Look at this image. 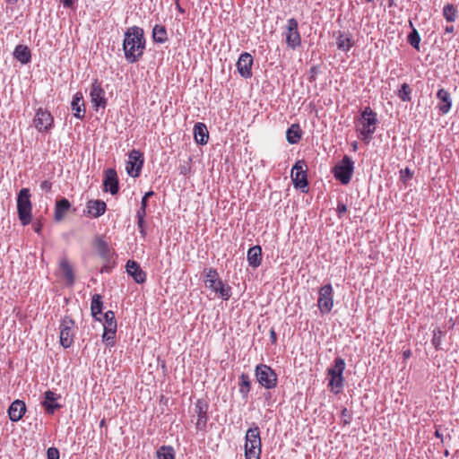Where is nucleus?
Segmentation results:
<instances>
[{"instance_id":"54","label":"nucleus","mask_w":459,"mask_h":459,"mask_svg":"<svg viewBox=\"0 0 459 459\" xmlns=\"http://www.w3.org/2000/svg\"><path fill=\"white\" fill-rule=\"evenodd\" d=\"M270 338H271V342L273 344L276 343L277 334H276V332L274 331V329H273V328L270 330Z\"/></svg>"},{"instance_id":"43","label":"nucleus","mask_w":459,"mask_h":459,"mask_svg":"<svg viewBox=\"0 0 459 459\" xmlns=\"http://www.w3.org/2000/svg\"><path fill=\"white\" fill-rule=\"evenodd\" d=\"M441 335H442V331L439 328L434 330V335H433L432 342H433V345L436 348H438V346L440 345Z\"/></svg>"},{"instance_id":"47","label":"nucleus","mask_w":459,"mask_h":459,"mask_svg":"<svg viewBox=\"0 0 459 459\" xmlns=\"http://www.w3.org/2000/svg\"><path fill=\"white\" fill-rule=\"evenodd\" d=\"M146 208L147 206H145V203L141 204V207L136 212V217L144 219L146 215Z\"/></svg>"},{"instance_id":"5","label":"nucleus","mask_w":459,"mask_h":459,"mask_svg":"<svg viewBox=\"0 0 459 459\" xmlns=\"http://www.w3.org/2000/svg\"><path fill=\"white\" fill-rule=\"evenodd\" d=\"M30 194L28 188H22L17 196V212L21 223L26 226L31 221Z\"/></svg>"},{"instance_id":"33","label":"nucleus","mask_w":459,"mask_h":459,"mask_svg":"<svg viewBox=\"0 0 459 459\" xmlns=\"http://www.w3.org/2000/svg\"><path fill=\"white\" fill-rule=\"evenodd\" d=\"M59 267L64 274V277L67 284L73 285L74 283V274L68 260L66 258H63L60 261Z\"/></svg>"},{"instance_id":"20","label":"nucleus","mask_w":459,"mask_h":459,"mask_svg":"<svg viewBox=\"0 0 459 459\" xmlns=\"http://www.w3.org/2000/svg\"><path fill=\"white\" fill-rule=\"evenodd\" d=\"M126 268L127 273L133 277L135 282L139 284L145 282L146 273L136 261L128 260Z\"/></svg>"},{"instance_id":"58","label":"nucleus","mask_w":459,"mask_h":459,"mask_svg":"<svg viewBox=\"0 0 459 459\" xmlns=\"http://www.w3.org/2000/svg\"><path fill=\"white\" fill-rule=\"evenodd\" d=\"M393 5L397 6V4L394 0H388V7L391 8Z\"/></svg>"},{"instance_id":"16","label":"nucleus","mask_w":459,"mask_h":459,"mask_svg":"<svg viewBox=\"0 0 459 459\" xmlns=\"http://www.w3.org/2000/svg\"><path fill=\"white\" fill-rule=\"evenodd\" d=\"M253 62V56L247 52H244L239 56L237 62V68L243 78L247 79L252 76Z\"/></svg>"},{"instance_id":"9","label":"nucleus","mask_w":459,"mask_h":459,"mask_svg":"<svg viewBox=\"0 0 459 459\" xmlns=\"http://www.w3.org/2000/svg\"><path fill=\"white\" fill-rule=\"evenodd\" d=\"M144 162L143 154L139 151L133 149L128 154L126 169L132 178H137L141 174Z\"/></svg>"},{"instance_id":"41","label":"nucleus","mask_w":459,"mask_h":459,"mask_svg":"<svg viewBox=\"0 0 459 459\" xmlns=\"http://www.w3.org/2000/svg\"><path fill=\"white\" fill-rule=\"evenodd\" d=\"M102 341L108 346H114V344H115V334H112L111 332H106V329H104V333L102 334Z\"/></svg>"},{"instance_id":"57","label":"nucleus","mask_w":459,"mask_h":459,"mask_svg":"<svg viewBox=\"0 0 459 459\" xmlns=\"http://www.w3.org/2000/svg\"><path fill=\"white\" fill-rule=\"evenodd\" d=\"M403 173H405V174H406V177H407V178H411V176H412V174H411V170H410L408 168H406V169H404Z\"/></svg>"},{"instance_id":"39","label":"nucleus","mask_w":459,"mask_h":459,"mask_svg":"<svg viewBox=\"0 0 459 459\" xmlns=\"http://www.w3.org/2000/svg\"><path fill=\"white\" fill-rule=\"evenodd\" d=\"M443 14L447 22H452L455 21L456 10L453 4H446L444 6Z\"/></svg>"},{"instance_id":"17","label":"nucleus","mask_w":459,"mask_h":459,"mask_svg":"<svg viewBox=\"0 0 459 459\" xmlns=\"http://www.w3.org/2000/svg\"><path fill=\"white\" fill-rule=\"evenodd\" d=\"M103 186L105 191L109 192L113 195L118 193L119 181L115 169H108L105 171Z\"/></svg>"},{"instance_id":"35","label":"nucleus","mask_w":459,"mask_h":459,"mask_svg":"<svg viewBox=\"0 0 459 459\" xmlns=\"http://www.w3.org/2000/svg\"><path fill=\"white\" fill-rule=\"evenodd\" d=\"M152 39L154 42L163 44L168 40V33L166 27L156 24L152 29Z\"/></svg>"},{"instance_id":"22","label":"nucleus","mask_w":459,"mask_h":459,"mask_svg":"<svg viewBox=\"0 0 459 459\" xmlns=\"http://www.w3.org/2000/svg\"><path fill=\"white\" fill-rule=\"evenodd\" d=\"M74 116L78 119H83L86 114V108L82 92H76L71 103Z\"/></svg>"},{"instance_id":"24","label":"nucleus","mask_w":459,"mask_h":459,"mask_svg":"<svg viewBox=\"0 0 459 459\" xmlns=\"http://www.w3.org/2000/svg\"><path fill=\"white\" fill-rule=\"evenodd\" d=\"M71 208V204L68 199L63 197L56 201L54 219L56 221H61Z\"/></svg>"},{"instance_id":"27","label":"nucleus","mask_w":459,"mask_h":459,"mask_svg":"<svg viewBox=\"0 0 459 459\" xmlns=\"http://www.w3.org/2000/svg\"><path fill=\"white\" fill-rule=\"evenodd\" d=\"M194 137L197 143L206 144L209 139V132L204 123L198 122L194 126Z\"/></svg>"},{"instance_id":"14","label":"nucleus","mask_w":459,"mask_h":459,"mask_svg":"<svg viewBox=\"0 0 459 459\" xmlns=\"http://www.w3.org/2000/svg\"><path fill=\"white\" fill-rule=\"evenodd\" d=\"M54 123L51 113L48 110L39 108L34 117V126L39 132L49 131Z\"/></svg>"},{"instance_id":"12","label":"nucleus","mask_w":459,"mask_h":459,"mask_svg":"<svg viewBox=\"0 0 459 459\" xmlns=\"http://www.w3.org/2000/svg\"><path fill=\"white\" fill-rule=\"evenodd\" d=\"M286 44L291 49H295L301 44V38L299 32V23L295 18H290L286 25Z\"/></svg>"},{"instance_id":"37","label":"nucleus","mask_w":459,"mask_h":459,"mask_svg":"<svg viewBox=\"0 0 459 459\" xmlns=\"http://www.w3.org/2000/svg\"><path fill=\"white\" fill-rule=\"evenodd\" d=\"M158 459H175V453L171 446H162L157 451Z\"/></svg>"},{"instance_id":"45","label":"nucleus","mask_w":459,"mask_h":459,"mask_svg":"<svg viewBox=\"0 0 459 459\" xmlns=\"http://www.w3.org/2000/svg\"><path fill=\"white\" fill-rule=\"evenodd\" d=\"M319 73L318 66L314 65L309 69V76L308 81L314 82L316 80V75Z\"/></svg>"},{"instance_id":"63","label":"nucleus","mask_w":459,"mask_h":459,"mask_svg":"<svg viewBox=\"0 0 459 459\" xmlns=\"http://www.w3.org/2000/svg\"><path fill=\"white\" fill-rule=\"evenodd\" d=\"M177 5H178V9L179 12H181V13L185 12L184 9L181 8V6L178 4Z\"/></svg>"},{"instance_id":"10","label":"nucleus","mask_w":459,"mask_h":459,"mask_svg":"<svg viewBox=\"0 0 459 459\" xmlns=\"http://www.w3.org/2000/svg\"><path fill=\"white\" fill-rule=\"evenodd\" d=\"M322 314H328L333 307V290L331 284H325L319 289L317 300Z\"/></svg>"},{"instance_id":"21","label":"nucleus","mask_w":459,"mask_h":459,"mask_svg":"<svg viewBox=\"0 0 459 459\" xmlns=\"http://www.w3.org/2000/svg\"><path fill=\"white\" fill-rule=\"evenodd\" d=\"M25 411H26L25 403L22 400L17 399L11 403V405L8 409V415L12 421L16 422V421H19L22 418Z\"/></svg>"},{"instance_id":"23","label":"nucleus","mask_w":459,"mask_h":459,"mask_svg":"<svg viewBox=\"0 0 459 459\" xmlns=\"http://www.w3.org/2000/svg\"><path fill=\"white\" fill-rule=\"evenodd\" d=\"M262 453V441H246L245 457L246 459H260Z\"/></svg>"},{"instance_id":"46","label":"nucleus","mask_w":459,"mask_h":459,"mask_svg":"<svg viewBox=\"0 0 459 459\" xmlns=\"http://www.w3.org/2000/svg\"><path fill=\"white\" fill-rule=\"evenodd\" d=\"M52 188V183L48 180H44L40 183V189L45 192H50Z\"/></svg>"},{"instance_id":"56","label":"nucleus","mask_w":459,"mask_h":459,"mask_svg":"<svg viewBox=\"0 0 459 459\" xmlns=\"http://www.w3.org/2000/svg\"><path fill=\"white\" fill-rule=\"evenodd\" d=\"M394 92L397 93L399 98H402V86H397V88L394 90Z\"/></svg>"},{"instance_id":"3","label":"nucleus","mask_w":459,"mask_h":459,"mask_svg":"<svg viewBox=\"0 0 459 459\" xmlns=\"http://www.w3.org/2000/svg\"><path fill=\"white\" fill-rule=\"evenodd\" d=\"M206 287L218 293L224 300L231 297V288L226 285L219 277V273L214 268L204 270Z\"/></svg>"},{"instance_id":"49","label":"nucleus","mask_w":459,"mask_h":459,"mask_svg":"<svg viewBox=\"0 0 459 459\" xmlns=\"http://www.w3.org/2000/svg\"><path fill=\"white\" fill-rule=\"evenodd\" d=\"M347 212L346 204L339 203L337 205V213L339 217H342Z\"/></svg>"},{"instance_id":"59","label":"nucleus","mask_w":459,"mask_h":459,"mask_svg":"<svg viewBox=\"0 0 459 459\" xmlns=\"http://www.w3.org/2000/svg\"><path fill=\"white\" fill-rule=\"evenodd\" d=\"M435 436H436L437 437L441 438V441H442V442L444 441V439H443V437H442V435L440 434V432H439L438 430H436V432H435Z\"/></svg>"},{"instance_id":"7","label":"nucleus","mask_w":459,"mask_h":459,"mask_svg":"<svg viewBox=\"0 0 459 459\" xmlns=\"http://www.w3.org/2000/svg\"><path fill=\"white\" fill-rule=\"evenodd\" d=\"M290 177L295 188L300 189L302 193L308 192L307 164L303 160L296 161L291 169Z\"/></svg>"},{"instance_id":"28","label":"nucleus","mask_w":459,"mask_h":459,"mask_svg":"<svg viewBox=\"0 0 459 459\" xmlns=\"http://www.w3.org/2000/svg\"><path fill=\"white\" fill-rule=\"evenodd\" d=\"M13 56L22 65H26L30 62L31 53L27 46L18 45L13 51Z\"/></svg>"},{"instance_id":"52","label":"nucleus","mask_w":459,"mask_h":459,"mask_svg":"<svg viewBox=\"0 0 459 459\" xmlns=\"http://www.w3.org/2000/svg\"><path fill=\"white\" fill-rule=\"evenodd\" d=\"M153 195H154V192L152 190L146 192L142 198L141 204L145 203V206H148V198L152 196Z\"/></svg>"},{"instance_id":"32","label":"nucleus","mask_w":459,"mask_h":459,"mask_svg":"<svg viewBox=\"0 0 459 459\" xmlns=\"http://www.w3.org/2000/svg\"><path fill=\"white\" fill-rule=\"evenodd\" d=\"M338 33L336 42L338 49L344 52L349 51L353 46L351 37L345 32L339 31Z\"/></svg>"},{"instance_id":"29","label":"nucleus","mask_w":459,"mask_h":459,"mask_svg":"<svg viewBox=\"0 0 459 459\" xmlns=\"http://www.w3.org/2000/svg\"><path fill=\"white\" fill-rule=\"evenodd\" d=\"M251 380L247 374L242 373L239 377L238 391L244 400H247L251 390Z\"/></svg>"},{"instance_id":"18","label":"nucleus","mask_w":459,"mask_h":459,"mask_svg":"<svg viewBox=\"0 0 459 459\" xmlns=\"http://www.w3.org/2000/svg\"><path fill=\"white\" fill-rule=\"evenodd\" d=\"M59 399H61V395L51 390L44 393V400L41 402V405L48 414H53L57 409L61 408V404L57 403Z\"/></svg>"},{"instance_id":"55","label":"nucleus","mask_w":459,"mask_h":459,"mask_svg":"<svg viewBox=\"0 0 459 459\" xmlns=\"http://www.w3.org/2000/svg\"><path fill=\"white\" fill-rule=\"evenodd\" d=\"M65 7L73 8L75 0H61Z\"/></svg>"},{"instance_id":"2","label":"nucleus","mask_w":459,"mask_h":459,"mask_svg":"<svg viewBox=\"0 0 459 459\" xmlns=\"http://www.w3.org/2000/svg\"><path fill=\"white\" fill-rule=\"evenodd\" d=\"M377 113L369 107L365 108L358 119L357 131L359 132L360 139L365 143H369L377 128Z\"/></svg>"},{"instance_id":"31","label":"nucleus","mask_w":459,"mask_h":459,"mask_svg":"<svg viewBox=\"0 0 459 459\" xmlns=\"http://www.w3.org/2000/svg\"><path fill=\"white\" fill-rule=\"evenodd\" d=\"M102 308L103 302L101 295L94 294L91 298V316L95 318V320H101L98 316L102 314Z\"/></svg>"},{"instance_id":"36","label":"nucleus","mask_w":459,"mask_h":459,"mask_svg":"<svg viewBox=\"0 0 459 459\" xmlns=\"http://www.w3.org/2000/svg\"><path fill=\"white\" fill-rule=\"evenodd\" d=\"M437 98L442 101V104L439 107L440 110L444 114L447 113L451 107V102L449 100V93L446 90L441 89L437 92Z\"/></svg>"},{"instance_id":"1","label":"nucleus","mask_w":459,"mask_h":459,"mask_svg":"<svg viewBox=\"0 0 459 459\" xmlns=\"http://www.w3.org/2000/svg\"><path fill=\"white\" fill-rule=\"evenodd\" d=\"M143 30L138 26L129 27L124 35L123 50L126 61L130 64L137 62L145 49Z\"/></svg>"},{"instance_id":"30","label":"nucleus","mask_w":459,"mask_h":459,"mask_svg":"<svg viewBox=\"0 0 459 459\" xmlns=\"http://www.w3.org/2000/svg\"><path fill=\"white\" fill-rule=\"evenodd\" d=\"M301 135L302 131L299 124H293L287 129L286 138L290 144L298 143L301 139Z\"/></svg>"},{"instance_id":"11","label":"nucleus","mask_w":459,"mask_h":459,"mask_svg":"<svg viewBox=\"0 0 459 459\" xmlns=\"http://www.w3.org/2000/svg\"><path fill=\"white\" fill-rule=\"evenodd\" d=\"M74 321L71 316H65L60 324V343L64 348H69L74 342Z\"/></svg>"},{"instance_id":"44","label":"nucleus","mask_w":459,"mask_h":459,"mask_svg":"<svg viewBox=\"0 0 459 459\" xmlns=\"http://www.w3.org/2000/svg\"><path fill=\"white\" fill-rule=\"evenodd\" d=\"M48 459H59V451L56 447H49L47 450Z\"/></svg>"},{"instance_id":"25","label":"nucleus","mask_w":459,"mask_h":459,"mask_svg":"<svg viewBox=\"0 0 459 459\" xmlns=\"http://www.w3.org/2000/svg\"><path fill=\"white\" fill-rule=\"evenodd\" d=\"M94 247L99 255L105 261L109 262L111 259V249L108 243L101 237H98L94 241Z\"/></svg>"},{"instance_id":"60","label":"nucleus","mask_w":459,"mask_h":459,"mask_svg":"<svg viewBox=\"0 0 459 459\" xmlns=\"http://www.w3.org/2000/svg\"><path fill=\"white\" fill-rule=\"evenodd\" d=\"M411 356V352L408 351H403V359H406L408 357Z\"/></svg>"},{"instance_id":"4","label":"nucleus","mask_w":459,"mask_h":459,"mask_svg":"<svg viewBox=\"0 0 459 459\" xmlns=\"http://www.w3.org/2000/svg\"><path fill=\"white\" fill-rule=\"evenodd\" d=\"M344 369L345 360L341 357L335 358L333 366L327 369L328 376L330 377L328 385L335 394H340L343 389Z\"/></svg>"},{"instance_id":"26","label":"nucleus","mask_w":459,"mask_h":459,"mask_svg":"<svg viewBox=\"0 0 459 459\" xmlns=\"http://www.w3.org/2000/svg\"><path fill=\"white\" fill-rule=\"evenodd\" d=\"M247 259L248 265L253 268H257L262 263V248L256 245L250 247L247 251Z\"/></svg>"},{"instance_id":"38","label":"nucleus","mask_w":459,"mask_h":459,"mask_svg":"<svg viewBox=\"0 0 459 459\" xmlns=\"http://www.w3.org/2000/svg\"><path fill=\"white\" fill-rule=\"evenodd\" d=\"M245 440L246 441H259V440H261L259 427L256 426L255 424H254V426L252 428H249L247 430Z\"/></svg>"},{"instance_id":"6","label":"nucleus","mask_w":459,"mask_h":459,"mask_svg":"<svg viewBox=\"0 0 459 459\" xmlns=\"http://www.w3.org/2000/svg\"><path fill=\"white\" fill-rule=\"evenodd\" d=\"M255 375L256 381L266 389H273L277 385V374L268 365L258 364L255 367Z\"/></svg>"},{"instance_id":"64","label":"nucleus","mask_w":459,"mask_h":459,"mask_svg":"<svg viewBox=\"0 0 459 459\" xmlns=\"http://www.w3.org/2000/svg\"><path fill=\"white\" fill-rule=\"evenodd\" d=\"M10 4H15L18 0H6Z\"/></svg>"},{"instance_id":"61","label":"nucleus","mask_w":459,"mask_h":459,"mask_svg":"<svg viewBox=\"0 0 459 459\" xmlns=\"http://www.w3.org/2000/svg\"><path fill=\"white\" fill-rule=\"evenodd\" d=\"M453 30H454V28L452 26L451 27H446V32H452Z\"/></svg>"},{"instance_id":"40","label":"nucleus","mask_w":459,"mask_h":459,"mask_svg":"<svg viewBox=\"0 0 459 459\" xmlns=\"http://www.w3.org/2000/svg\"><path fill=\"white\" fill-rule=\"evenodd\" d=\"M407 39L415 49H420V37L415 29L408 35Z\"/></svg>"},{"instance_id":"19","label":"nucleus","mask_w":459,"mask_h":459,"mask_svg":"<svg viewBox=\"0 0 459 459\" xmlns=\"http://www.w3.org/2000/svg\"><path fill=\"white\" fill-rule=\"evenodd\" d=\"M107 204L102 200H90L86 204L84 213L92 218H99L105 213Z\"/></svg>"},{"instance_id":"34","label":"nucleus","mask_w":459,"mask_h":459,"mask_svg":"<svg viewBox=\"0 0 459 459\" xmlns=\"http://www.w3.org/2000/svg\"><path fill=\"white\" fill-rule=\"evenodd\" d=\"M104 329L106 332H111L112 334H116L117 324L115 316V313L112 310H108L104 314Z\"/></svg>"},{"instance_id":"8","label":"nucleus","mask_w":459,"mask_h":459,"mask_svg":"<svg viewBox=\"0 0 459 459\" xmlns=\"http://www.w3.org/2000/svg\"><path fill=\"white\" fill-rule=\"evenodd\" d=\"M353 164L352 160L345 155L342 161L334 166L333 176L342 185H347L351 181L354 169Z\"/></svg>"},{"instance_id":"62","label":"nucleus","mask_w":459,"mask_h":459,"mask_svg":"<svg viewBox=\"0 0 459 459\" xmlns=\"http://www.w3.org/2000/svg\"><path fill=\"white\" fill-rule=\"evenodd\" d=\"M108 267L107 265L103 266L101 269V273L108 272Z\"/></svg>"},{"instance_id":"48","label":"nucleus","mask_w":459,"mask_h":459,"mask_svg":"<svg viewBox=\"0 0 459 459\" xmlns=\"http://www.w3.org/2000/svg\"><path fill=\"white\" fill-rule=\"evenodd\" d=\"M178 170L181 175H186L190 171V166L188 163L181 164L178 167Z\"/></svg>"},{"instance_id":"50","label":"nucleus","mask_w":459,"mask_h":459,"mask_svg":"<svg viewBox=\"0 0 459 459\" xmlns=\"http://www.w3.org/2000/svg\"><path fill=\"white\" fill-rule=\"evenodd\" d=\"M137 227L140 230V232L143 236L145 235L144 230V219L137 218Z\"/></svg>"},{"instance_id":"53","label":"nucleus","mask_w":459,"mask_h":459,"mask_svg":"<svg viewBox=\"0 0 459 459\" xmlns=\"http://www.w3.org/2000/svg\"><path fill=\"white\" fill-rule=\"evenodd\" d=\"M33 230L36 233L40 234L42 229V223L40 221H35L32 225Z\"/></svg>"},{"instance_id":"51","label":"nucleus","mask_w":459,"mask_h":459,"mask_svg":"<svg viewBox=\"0 0 459 459\" xmlns=\"http://www.w3.org/2000/svg\"><path fill=\"white\" fill-rule=\"evenodd\" d=\"M403 101L410 100L411 98L409 97V94L411 92L410 88L407 84L403 83Z\"/></svg>"},{"instance_id":"13","label":"nucleus","mask_w":459,"mask_h":459,"mask_svg":"<svg viewBox=\"0 0 459 459\" xmlns=\"http://www.w3.org/2000/svg\"><path fill=\"white\" fill-rule=\"evenodd\" d=\"M208 409L209 404L204 399H198L195 403L194 413L196 416L195 428L197 430H205L208 420Z\"/></svg>"},{"instance_id":"15","label":"nucleus","mask_w":459,"mask_h":459,"mask_svg":"<svg viewBox=\"0 0 459 459\" xmlns=\"http://www.w3.org/2000/svg\"><path fill=\"white\" fill-rule=\"evenodd\" d=\"M90 97L96 109L99 108H106L107 99L105 98V91L101 87V82H100L97 79L94 80L91 83Z\"/></svg>"},{"instance_id":"42","label":"nucleus","mask_w":459,"mask_h":459,"mask_svg":"<svg viewBox=\"0 0 459 459\" xmlns=\"http://www.w3.org/2000/svg\"><path fill=\"white\" fill-rule=\"evenodd\" d=\"M341 417L342 422L347 425L351 422L352 415L351 411H349L347 408H343L341 411Z\"/></svg>"}]
</instances>
